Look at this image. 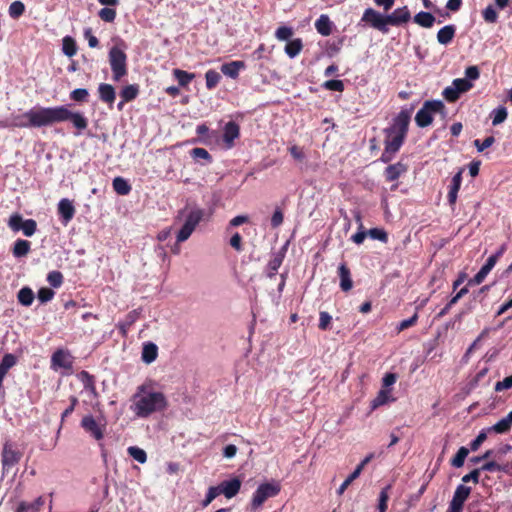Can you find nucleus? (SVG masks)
Listing matches in <instances>:
<instances>
[{
	"label": "nucleus",
	"mask_w": 512,
	"mask_h": 512,
	"mask_svg": "<svg viewBox=\"0 0 512 512\" xmlns=\"http://www.w3.org/2000/svg\"><path fill=\"white\" fill-rule=\"evenodd\" d=\"M510 388H512V375H510L508 377H505L501 381H498L495 384V387H494L496 392H500V391H503V390H508Z\"/></svg>",
	"instance_id": "64"
},
{
	"label": "nucleus",
	"mask_w": 512,
	"mask_h": 512,
	"mask_svg": "<svg viewBox=\"0 0 512 512\" xmlns=\"http://www.w3.org/2000/svg\"><path fill=\"white\" fill-rule=\"evenodd\" d=\"M20 230L27 237H31L35 234L37 230V223L34 219H26L22 223Z\"/></svg>",
	"instance_id": "49"
},
{
	"label": "nucleus",
	"mask_w": 512,
	"mask_h": 512,
	"mask_svg": "<svg viewBox=\"0 0 512 512\" xmlns=\"http://www.w3.org/2000/svg\"><path fill=\"white\" fill-rule=\"evenodd\" d=\"M99 17L105 22H113L116 18V10L113 8L105 7L102 8L99 13Z\"/></svg>",
	"instance_id": "59"
},
{
	"label": "nucleus",
	"mask_w": 512,
	"mask_h": 512,
	"mask_svg": "<svg viewBox=\"0 0 512 512\" xmlns=\"http://www.w3.org/2000/svg\"><path fill=\"white\" fill-rule=\"evenodd\" d=\"M99 99L110 107L115 101L116 92L111 84L101 83L98 86Z\"/></svg>",
	"instance_id": "24"
},
{
	"label": "nucleus",
	"mask_w": 512,
	"mask_h": 512,
	"mask_svg": "<svg viewBox=\"0 0 512 512\" xmlns=\"http://www.w3.org/2000/svg\"><path fill=\"white\" fill-rule=\"evenodd\" d=\"M394 401L395 398L392 396L391 389L381 388L377 393V396L370 402V407L372 410H374L380 406Z\"/></svg>",
	"instance_id": "25"
},
{
	"label": "nucleus",
	"mask_w": 512,
	"mask_h": 512,
	"mask_svg": "<svg viewBox=\"0 0 512 512\" xmlns=\"http://www.w3.org/2000/svg\"><path fill=\"white\" fill-rule=\"evenodd\" d=\"M391 489V485H386L381 489L378 496V504L377 509L378 512H386L388 508V500H389V491Z\"/></svg>",
	"instance_id": "37"
},
{
	"label": "nucleus",
	"mask_w": 512,
	"mask_h": 512,
	"mask_svg": "<svg viewBox=\"0 0 512 512\" xmlns=\"http://www.w3.org/2000/svg\"><path fill=\"white\" fill-rule=\"evenodd\" d=\"M240 136V127L235 121H229L225 124L223 129V142L227 148L234 146L235 139Z\"/></svg>",
	"instance_id": "19"
},
{
	"label": "nucleus",
	"mask_w": 512,
	"mask_h": 512,
	"mask_svg": "<svg viewBox=\"0 0 512 512\" xmlns=\"http://www.w3.org/2000/svg\"><path fill=\"white\" fill-rule=\"evenodd\" d=\"M473 87L472 82L464 78H456L452 84L442 91V96L450 103L456 102L462 93L468 92Z\"/></svg>",
	"instance_id": "11"
},
{
	"label": "nucleus",
	"mask_w": 512,
	"mask_h": 512,
	"mask_svg": "<svg viewBox=\"0 0 512 512\" xmlns=\"http://www.w3.org/2000/svg\"><path fill=\"white\" fill-rule=\"evenodd\" d=\"M456 34V26L454 24H448L442 27L437 32V41L441 45H448L452 42Z\"/></svg>",
	"instance_id": "26"
},
{
	"label": "nucleus",
	"mask_w": 512,
	"mask_h": 512,
	"mask_svg": "<svg viewBox=\"0 0 512 512\" xmlns=\"http://www.w3.org/2000/svg\"><path fill=\"white\" fill-rule=\"evenodd\" d=\"M495 265L496 262L494 260V257H488L485 264L480 268V270L475 274V276L468 280L467 285L472 286L481 284Z\"/></svg>",
	"instance_id": "20"
},
{
	"label": "nucleus",
	"mask_w": 512,
	"mask_h": 512,
	"mask_svg": "<svg viewBox=\"0 0 512 512\" xmlns=\"http://www.w3.org/2000/svg\"><path fill=\"white\" fill-rule=\"evenodd\" d=\"M368 235L374 239L379 240L383 243H386L388 241V234L384 229L381 228H371L368 231Z\"/></svg>",
	"instance_id": "57"
},
{
	"label": "nucleus",
	"mask_w": 512,
	"mask_h": 512,
	"mask_svg": "<svg viewBox=\"0 0 512 512\" xmlns=\"http://www.w3.org/2000/svg\"><path fill=\"white\" fill-rule=\"evenodd\" d=\"M400 148H396L395 146L384 144V150L379 158L382 163H390L399 152Z\"/></svg>",
	"instance_id": "43"
},
{
	"label": "nucleus",
	"mask_w": 512,
	"mask_h": 512,
	"mask_svg": "<svg viewBox=\"0 0 512 512\" xmlns=\"http://www.w3.org/2000/svg\"><path fill=\"white\" fill-rule=\"evenodd\" d=\"M315 28L322 36H329L332 33L333 22L326 14H321L315 21Z\"/></svg>",
	"instance_id": "27"
},
{
	"label": "nucleus",
	"mask_w": 512,
	"mask_h": 512,
	"mask_svg": "<svg viewBox=\"0 0 512 512\" xmlns=\"http://www.w3.org/2000/svg\"><path fill=\"white\" fill-rule=\"evenodd\" d=\"M483 19L490 24H494L498 20V14L496 12V9L493 5H488L483 11H482Z\"/></svg>",
	"instance_id": "52"
},
{
	"label": "nucleus",
	"mask_w": 512,
	"mask_h": 512,
	"mask_svg": "<svg viewBox=\"0 0 512 512\" xmlns=\"http://www.w3.org/2000/svg\"><path fill=\"white\" fill-rule=\"evenodd\" d=\"M281 491L279 482L272 480L260 484L253 493L251 506L253 509L260 507L268 498L277 496Z\"/></svg>",
	"instance_id": "8"
},
{
	"label": "nucleus",
	"mask_w": 512,
	"mask_h": 512,
	"mask_svg": "<svg viewBox=\"0 0 512 512\" xmlns=\"http://www.w3.org/2000/svg\"><path fill=\"white\" fill-rule=\"evenodd\" d=\"M495 143L494 136H488L483 141L480 139H475L473 144L476 147L478 152H483L485 149L489 148Z\"/></svg>",
	"instance_id": "56"
},
{
	"label": "nucleus",
	"mask_w": 512,
	"mask_h": 512,
	"mask_svg": "<svg viewBox=\"0 0 512 512\" xmlns=\"http://www.w3.org/2000/svg\"><path fill=\"white\" fill-rule=\"evenodd\" d=\"M508 116V112L505 106H498L497 108L493 109L491 112V118H492V124L494 126H497L501 123H503Z\"/></svg>",
	"instance_id": "38"
},
{
	"label": "nucleus",
	"mask_w": 512,
	"mask_h": 512,
	"mask_svg": "<svg viewBox=\"0 0 512 512\" xmlns=\"http://www.w3.org/2000/svg\"><path fill=\"white\" fill-rule=\"evenodd\" d=\"M462 173L463 169H460L451 179V183L449 185V191L447 195V200L449 205H455L458 197V192L462 183Z\"/></svg>",
	"instance_id": "21"
},
{
	"label": "nucleus",
	"mask_w": 512,
	"mask_h": 512,
	"mask_svg": "<svg viewBox=\"0 0 512 512\" xmlns=\"http://www.w3.org/2000/svg\"><path fill=\"white\" fill-rule=\"evenodd\" d=\"M358 25H368L383 34H387L389 32L386 14H382L371 7L364 10Z\"/></svg>",
	"instance_id": "9"
},
{
	"label": "nucleus",
	"mask_w": 512,
	"mask_h": 512,
	"mask_svg": "<svg viewBox=\"0 0 512 512\" xmlns=\"http://www.w3.org/2000/svg\"><path fill=\"white\" fill-rule=\"evenodd\" d=\"M221 75L214 69H210L205 73L206 87L208 90L214 89L220 82Z\"/></svg>",
	"instance_id": "42"
},
{
	"label": "nucleus",
	"mask_w": 512,
	"mask_h": 512,
	"mask_svg": "<svg viewBox=\"0 0 512 512\" xmlns=\"http://www.w3.org/2000/svg\"><path fill=\"white\" fill-rule=\"evenodd\" d=\"M219 495L220 494L216 486L209 487L206 496L201 503L202 507H207Z\"/></svg>",
	"instance_id": "60"
},
{
	"label": "nucleus",
	"mask_w": 512,
	"mask_h": 512,
	"mask_svg": "<svg viewBox=\"0 0 512 512\" xmlns=\"http://www.w3.org/2000/svg\"><path fill=\"white\" fill-rule=\"evenodd\" d=\"M512 424L504 417L494 425L487 427L488 430L497 434H505L511 430Z\"/></svg>",
	"instance_id": "40"
},
{
	"label": "nucleus",
	"mask_w": 512,
	"mask_h": 512,
	"mask_svg": "<svg viewBox=\"0 0 512 512\" xmlns=\"http://www.w3.org/2000/svg\"><path fill=\"white\" fill-rule=\"evenodd\" d=\"M24 12H25V5L20 0H16V1L12 2L9 6L8 13L12 19L20 18L24 14Z\"/></svg>",
	"instance_id": "45"
},
{
	"label": "nucleus",
	"mask_w": 512,
	"mask_h": 512,
	"mask_svg": "<svg viewBox=\"0 0 512 512\" xmlns=\"http://www.w3.org/2000/svg\"><path fill=\"white\" fill-rule=\"evenodd\" d=\"M293 35V28L290 26L282 25L275 31V37L279 41H287Z\"/></svg>",
	"instance_id": "51"
},
{
	"label": "nucleus",
	"mask_w": 512,
	"mask_h": 512,
	"mask_svg": "<svg viewBox=\"0 0 512 512\" xmlns=\"http://www.w3.org/2000/svg\"><path fill=\"white\" fill-rule=\"evenodd\" d=\"M489 433H490V431L488 430L487 427L483 428L479 432L477 437L470 442V450L471 451H477L479 449V447L481 446V444L487 439V436H488Z\"/></svg>",
	"instance_id": "50"
},
{
	"label": "nucleus",
	"mask_w": 512,
	"mask_h": 512,
	"mask_svg": "<svg viewBox=\"0 0 512 512\" xmlns=\"http://www.w3.org/2000/svg\"><path fill=\"white\" fill-rule=\"evenodd\" d=\"M241 484L242 482L238 477H233L229 480L222 481L216 487L218 488L219 494H223L226 498L231 499L239 493Z\"/></svg>",
	"instance_id": "16"
},
{
	"label": "nucleus",
	"mask_w": 512,
	"mask_h": 512,
	"mask_svg": "<svg viewBox=\"0 0 512 512\" xmlns=\"http://www.w3.org/2000/svg\"><path fill=\"white\" fill-rule=\"evenodd\" d=\"M80 426L96 441L104 438L106 421L103 418L97 420L92 414H87L81 419Z\"/></svg>",
	"instance_id": "10"
},
{
	"label": "nucleus",
	"mask_w": 512,
	"mask_h": 512,
	"mask_svg": "<svg viewBox=\"0 0 512 512\" xmlns=\"http://www.w3.org/2000/svg\"><path fill=\"white\" fill-rule=\"evenodd\" d=\"M471 492V488L460 484L456 487L447 512H462L463 505Z\"/></svg>",
	"instance_id": "13"
},
{
	"label": "nucleus",
	"mask_w": 512,
	"mask_h": 512,
	"mask_svg": "<svg viewBox=\"0 0 512 512\" xmlns=\"http://www.w3.org/2000/svg\"><path fill=\"white\" fill-rule=\"evenodd\" d=\"M413 20L421 27L431 28L435 22V17L430 12L421 11L414 16Z\"/></svg>",
	"instance_id": "33"
},
{
	"label": "nucleus",
	"mask_w": 512,
	"mask_h": 512,
	"mask_svg": "<svg viewBox=\"0 0 512 512\" xmlns=\"http://www.w3.org/2000/svg\"><path fill=\"white\" fill-rule=\"evenodd\" d=\"M206 214L205 209L193 205H186L185 208L178 211L177 219L185 217V221L178 231L176 240L178 243L184 242L189 239L198 224L204 219Z\"/></svg>",
	"instance_id": "4"
},
{
	"label": "nucleus",
	"mask_w": 512,
	"mask_h": 512,
	"mask_svg": "<svg viewBox=\"0 0 512 512\" xmlns=\"http://www.w3.org/2000/svg\"><path fill=\"white\" fill-rule=\"evenodd\" d=\"M302 48H303L302 39L295 38L286 44L284 51L289 58L293 59L299 55Z\"/></svg>",
	"instance_id": "34"
},
{
	"label": "nucleus",
	"mask_w": 512,
	"mask_h": 512,
	"mask_svg": "<svg viewBox=\"0 0 512 512\" xmlns=\"http://www.w3.org/2000/svg\"><path fill=\"white\" fill-rule=\"evenodd\" d=\"M18 301L23 306H30L35 298L31 288L23 287L19 290L17 295Z\"/></svg>",
	"instance_id": "36"
},
{
	"label": "nucleus",
	"mask_w": 512,
	"mask_h": 512,
	"mask_svg": "<svg viewBox=\"0 0 512 512\" xmlns=\"http://www.w3.org/2000/svg\"><path fill=\"white\" fill-rule=\"evenodd\" d=\"M112 187L114 191L121 196H126L131 192V185L127 179L117 176L112 181Z\"/></svg>",
	"instance_id": "29"
},
{
	"label": "nucleus",
	"mask_w": 512,
	"mask_h": 512,
	"mask_svg": "<svg viewBox=\"0 0 512 512\" xmlns=\"http://www.w3.org/2000/svg\"><path fill=\"white\" fill-rule=\"evenodd\" d=\"M69 97L72 101L83 103L88 101L89 92L85 88H76L71 91Z\"/></svg>",
	"instance_id": "48"
},
{
	"label": "nucleus",
	"mask_w": 512,
	"mask_h": 512,
	"mask_svg": "<svg viewBox=\"0 0 512 512\" xmlns=\"http://www.w3.org/2000/svg\"><path fill=\"white\" fill-rule=\"evenodd\" d=\"M245 68H246V64L244 61L236 60V61L224 63L221 66V72L225 76H227L231 79H237L239 76L240 70H243Z\"/></svg>",
	"instance_id": "22"
},
{
	"label": "nucleus",
	"mask_w": 512,
	"mask_h": 512,
	"mask_svg": "<svg viewBox=\"0 0 512 512\" xmlns=\"http://www.w3.org/2000/svg\"><path fill=\"white\" fill-rule=\"evenodd\" d=\"M323 88L331 91L342 92L344 90V83L342 80L331 79L323 83Z\"/></svg>",
	"instance_id": "58"
},
{
	"label": "nucleus",
	"mask_w": 512,
	"mask_h": 512,
	"mask_svg": "<svg viewBox=\"0 0 512 512\" xmlns=\"http://www.w3.org/2000/svg\"><path fill=\"white\" fill-rule=\"evenodd\" d=\"M190 155L193 159L195 160H198V159H203L205 160L207 163H211L212 162V157L211 155L209 154V152L204 149V148H193L191 151H190Z\"/></svg>",
	"instance_id": "53"
},
{
	"label": "nucleus",
	"mask_w": 512,
	"mask_h": 512,
	"mask_svg": "<svg viewBox=\"0 0 512 512\" xmlns=\"http://www.w3.org/2000/svg\"><path fill=\"white\" fill-rule=\"evenodd\" d=\"M62 51L68 57H72L76 54L77 45H76L75 40L72 37L66 36L63 38Z\"/></svg>",
	"instance_id": "41"
},
{
	"label": "nucleus",
	"mask_w": 512,
	"mask_h": 512,
	"mask_svg": "<svg viewBox=\"0 0 512 512\" xmlns=\"http://www.w3.org/2000/svg\"><path fill=\"white\" fill-rule=\"evenodd\" d=\"M173 74L182 87L187 86L195 78V74L180 69H174Z\"/></svg>",
	"instance_id": "39"
},
{
	"label": "nucleus",
	"mask_w": 512,
	"mask_h": 512,
	"mask_svg": "<svg viewBox=\"0 0 512 512\" xmlns=\"http://www.w3.org/2000/svg\"><path fill=\"white\" fill-rule=\"evenodd\" d=\"M344 41H345V37H340L339 39H337L336 41H333V42H329L328 43V53L329 55H334V54H337L342 46L344 45Z\"/></svg>",
	"instance_id": "63"
},
{
	"label": "nucleus",
	"mask_w": 512,
	"mask_h": 512,
	"mask_svg": "<svg viewBox=\"0 0 512 512\" xmlns=\"http://www.w3.org/2000/svg\"><path fill=\"white\" fill-rule=\"evenodd\" d=\"M23 222H24L23 217L20 214L15 213V214L11 215V217L9 218L8 226L13 231L17 232V231H20V227Z\"/></svg>",
	"instance_id": "61"
},
{
	"label": "nucleus",
	"mask_w": 512,
	"mask_h": 512,
	"mask_svg": "<svg viewBox=\"0 0 512 512\" xmlns=\"http://www.w3.org/2000/svg\"><path fill=\"white\" fill-rule=\"evenodd\" d=\"M413 108H402L400 112L393 117L389 126L383 129L384 144H389L400 148L403 146L411 121Z\"/></svg>",
	"instance_id": "3"
},
{
	"label": "nucleus",
	"mask_w": 512,
	"mask_h": 512,
	"mask_svg": "<svg viewBox=\"0 0 512 512\" xmlns=\"http://www.w3.org/2000/svg\"><path fill=\"white\" fill-rule=\"evenodd\" d=\"M31 249V243L28 240L17 239L13 246V256L16 258H21L26 256Z\"/></svg>",
	"instance_id": "31"
},
{
	"label": "nucleus",
	"mask_w": 512,
	"mask_h": 512,
	"mask_svg": "<svg viewBox=\"0 0 512 512\" xmlns=\"http://www.w3.org/2000/svg\"><path fill=\"white\" fill-rule=\"evenodd\" d=\"M47 281L52 287L59 288L63 283V275L60 271H51L47 275Z\"/></svg>",
	"instance_id": "54"
},
{
	"label": "nucleus",
	"mask_w": 512,
	"mask_h": 512,
	"mask_svg": "<svg viewBox=\"0 0 512 512\" xmlns=\"http://www.w3.org/2000/svg\"><path fill=\"white\" fill-rule=\"evenodd\" d=\"M408 171L407 164L398 161L394 164H389L384 170V177L387 182H394Z\"/></svg>",
	"instance_id": "18"
},
{
	"label": "nucleus",
	"mask_w": 512,
	"mask_h": 512,
	"mask_svg": "<svg viewBox=\"0 0 512 512\" xmlns=\"http://www.w3.org/2000/svg\"><path fill=\"white\" fill-rule=\"evenodd\" d=\"M22 458V452L18 449L17 444L11 440H6L1 451L2 477L9 474L11 469L15 467Z\"/></svg>",
	"instance_id": "6"
},
{
	"label": "nucleus",
	"mask_w": 512,
	"mask_h": 512,
	"mask_svg": "<svg viewBox=\"0 0 512 512\" xmlns=\"http://www.w3.org/2000/svg\"><path fill=\"white\" fill-rule=\"evenodd\" d=\"M331 320H332V317L328 312L321 311L319 314V324H318L319 329L323 330V331L329 329Z\"/></svg>",
	"instance_id": "62"
},
{
	"label": "nucleus",
	"mask_w": 512,
	"mask_h": 512,
	"mask_svg": "<svg viewBox=\"0 0 512 512\" xmlns=\"http://www.w3.org/2000/svg\"><path fill=\"white\" fill-rule=\"evenodd\" d=\"M73 366V357L67 350L58 349L56 350L51 357V367L54 370L58 368H63L66 370L72 369Z\"/></svg>",
	"instance_id": "15"
},
{
	"label": "nucleus",
	"mask_w": 512,
	"mask_h": 512,
	"mask_svg": "<svg viewBox=\"0 0 512 512\" xmlns=\"http://www.w3.org/2000/svg\"><path fill=\"white\" fill-rule=\"evenodd\" d=\"M287 246L288 243L283 245L277 252L272 254V258L268 261L264 270L267 278L272 279L276 276L278 269L281 267L284 261L287 252Z\"/></svg>",
	"instance_id": "12"
},
{
	"label": "nucleus",
	"mask_w": 512,
	"mask_h": 512,
	"mask_svg": "<svg viewBox=\"0 0 512 512\" xmlns=\"http://www.w3.org/2000/svg\"><path fill=\"white\" fill-rule=\"evenodd\" d=\"M411 19V13L407 6L399 7L393 12L386 14L388 26H401Z\"/></svg>",
	"instance_id": "17"
},
{
	"label": "nucleus",
	"mask_w": 512,
	"mask_h": 512,
	"mask_svg": "<svg viewBox=\"0 0 512 512\" xmlns=\"http://www.w3.org/2000/svg\"><path fill=\"white\" fill-rule=\"evenodd\" d=\"M140 313L137 310L130 311L125 319L118 324V328L122 335H126L129 328L138 320Z\"/></svg>",
	"instance_id": "32"
},
{
	"label": "nucleus",
	"mask_w": 512,
	"mask_h": 512,
	"mask_svg": "<svg viewBox=\"0 0 512 512\" xmlns=\"http://www.w3.org/2000/svg\"><path fill=\"white\" fill-rule=\"evenodd\" d=\"M139 94V85L138 84H130L124 86L120 91V97L123 99V102H130L137 98Z\"/></svg>",
	"instance_id": "35"
},
{
	"label": "nucleus",
	"mask_w": 512,
	"mask_h": 512,
	"mask_svg": "<svg viewBox=\"0 0 512 512\" xmlns=\"http://www.w3.org/2000/svg\"><path fill=\"white\" fill-rule=\"evenodd\" d=\"M127 452L129 456H131L135 461H137L140 464H144L147 461V454L146 452L137 446H130L127 449Z\"/></svg>",
	"instance_id": "46"
},
{
	"label": "nucleus",
	"mask_w": 512,
	"mask_h": 512,
	"mask_svg": "<svg viewBox=\"0 0 512 512\" xmlns=\"http://www.w3.org/2000/svg\"><path fill=\"white\" fill-rule=\"evenodd\" d=\"M446 115V107L441 100H427L418 110L415 116L416 125L420 128L427 127L433 122L434 114Z\"/></svg>",
	"instance_id": "5"
},
{
	"label": "nucleus",
	"mask_w": 512,
	"mask_h": 512,
	"mask_svg": "<svg viewBox=\"0 0 512 512\" xmlns=\"http://www.w3.org/2000/svg\"><path fill=\"white\" fill-rule=\"evenodd\" d=\"M167 406V398L162 392L152 390L143 384L137 387L132 396L130 409L138 418H148L154 413L163 412Z\"/></svg>",
	"instance_id": "2"
},
{
	"label": "nucleus",
	"mask_w": 512,
	"mask_h": 512,
	"mask_svg": "<svg viewBox=\"0 0 512 512\" xmlns=\"http://www.w3.org/2000/svg\"><path fill=\"white\" fill-rule=\"evenodd\" d=\"M57 213L60 222L66 226L74 218L76 213L73 201L68 198H62L57 204Z\"/></svg>",
	"instance_id": "14"
},
{
	"label": "nucleus",
	"mask_w": 512,
	"mask_h": 512,
	"mask_svg": "<svg viewBox=\"0 0 512 512\" xmlns=\"http://www.w3.org/2000/svg\"><path fill=\"white\" fill-rule=\"evenodd\" d=\"M489 371L488 367H484L479 370L476 375L467 383L468 391L474 390L480 384L481 380L487 375Z\"/></svg>",
	"instance_id": "47"
},
{
	"label": "nucleus",
	"mask_w": 512,
	"mask_h": 512,
	"mask_svg": "<svg viewBox=\"0 0 512 512\" xmlns=\"http://www.w3.org/2000/svg\"><path fill=\"white\" fill-rule=\"evenodd\" d=\"M55 293L52 289L47 287H42L37 292V299L40 301V303L45 304L49 301H51L54 297Z\"/></svg>",
	"instance_id": "55"
},
{
	"label": "nucleus",
	"mask_w": 512,
	"mask_h": 512,
	"mask_svg": "<svg viewBox=\"0 0 512 512\" xmlns=\"http://www.w3.org/2000/svg\"><path fill=\"white\" fill-rule=\"evenodd\" d=\"M113 80L119 81L127 74V55L118 46H113L108 53Z\"/></svg>",
	"instance_id": "7"
},
{
	"label": "nucleus",
	"mask_w": 512,
	"mask_h": 512,
	"mask_svg": "<svg viewBox=\"0 0 512 512\" xmlns=\"http://www.w3.org/2000/svg\"><path fill=\"white\" fill-rule=\"evenodd\" d=\"M158 356V347L153 342H147L143 345L141 359L146 364H151Z\"/></svg>",
	"instance_id": "28"
},
{
	"label": "nucleus",
	"mask_w": 512,
	"mask_h": 512,
	"mask_svg": "<svg viewBox=\"0 0 512 512\" xmlns=\"http://www.w3.org/2000/svg\"><path fill=\"white\" fill-rule=\"evenodd\" d=\"M338 275L340 278V288L343 292H348L353 287V281L351 278L350 269L347 267L346 263L343 262L338 266Z\"/></svg>",
	"instance_id": "23"
},
{
	"label": "nucleus",
	"mask_w": 512,
	"mask_h": 512,
	"mask_svg": "<svg viewBox=\"0 0 512 512\" xmlns=\"http://www.w3.org/2000/svg\"><path fill=\"white\" fill-rule=\"evenodd\" d=\"M470 449L462 446L458 449L456 455L451 459V465L460 468L464 465V461L469 454Z\"/></svg>",
	"instance_id": "44"
},
{
	"label": "nucleus",
	"mask_w": 512,
	"mask_h": 512,
	"mask_svg": "<svg viewBox=\"0 0 512 512\" xmlns=\"http://www.w3.org/2000/svg\"><path fill=\"white\" fill-rule=\"evenodd\" d=\"M79 380L82 382L83 387L93 396H97L95 378L87 371H81L78 375Z\"/></svg>",
	"instance_id": "30"
},
{
	"label": "nucleus",
	"mask_w": 512,
	"mask_h": 512,
	"mask_svg": "<svg viewBox=\"0 0 512 512\" xmlns=\"http://www.w3.org/2000/svg\"><path fill=\"white\" fill-rule=\"evenodd\" d=\"M70 122L75 129L74 135L81 136L88 128L89 120L82 111H73L68 105L35 106L26 112L11 117V126L15 128H43L57 123Z\"/></svg>",
	"instance_id": "1"
}]
</instances>
